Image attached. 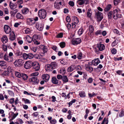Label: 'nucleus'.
<instances>
[{
  "label": "nucleus",
  "mask_w": 124,
  "mask_h": 124,
  "mask_svg": "<svg viewBox=\"0 0 124 124\" xmlns=\"http://www.w3.org/2000/svg\"><path fill=\"white\" fill-rule=\"evenodd\" d=\"M33 67L36 71H38L40 69L39 63L36 62L31 61H26L24 65V67L26 69H29Z\"/></svg>",
  "instance_id": "obj_1"
},
{
  "label": "nucleus",
  "mask_w": 124,
  "mask_h": 124,
  "mask_svg": "<svg viewBox=\"0 0 124 124\" xmlns=\"http://www.w3.org/2000/svg\"><path fill=\"white\" fill-rule=\"evenodd\" d=\"M38 15L41 19H43L46 17L47 13L45 10L42 9L39 10Z\"/></svg>",
  "instance_id": "obj_2"
},
{
  "label": "nucleus",
  "mask_w": 124,
  "mask_h": 124,
  "mask_svg": "<svg viewBox=\"0 0 124 124\" xmlns=\"http://www.w3.org/2000/svg\"><path fill=\"white\" fill-rule=\"evenodd\" d=\"M57 64L55 62H52L50 64H48L46 66L48 70L51 69H54L56 68L57 67Z\"/></svg>",
  "instance_id": "obj_3"
},
{
  "label": "nucleus",
  "mask_w": 124,
  "mask_h": 124,
  "mask_svg": "<svg viewBox=\"0 0 124 124\" xmlns=\"http://www.w3.org/2000/svg\"><path fill=\"white\" fill-rule=\"evenodd\" d=\"M119 12L117 9H115L112 12L113 17L114 19H116L118 18L121 17L122 15L119 14Z\"/></svg>",
  "instance_id": "obj_4"
},
{
  "label": "nucleus",
  "mask_w": 124,
  "mask_h": 124,
  "mask_svg": "<svg viewBox=\"0 0 124 124\" xmlns=\"http://www.w3.org/2000/svg\"><path fill=\"white\" fill-rule=\"evenodd\" d=\"M23 63V61L21 59L16 60L14 63V64L16 67H20L22 66Z\"/></svg>",
  "instance_id": "obj_5"
},
{
  "label": "nucleus",
  "mask_w": 124,
  "mask_h": 124,
  "mask_svg": "<svg viewBox=\"0 0 124 124\" xmlns=\"http://www.w3.org/2000/svg\"><path fill=\"white\" fill-rule=\"evenodd\" d=\"M72 44L73 45H77L80 43L81 42V39L79 38H75L72 39L71 41Z\"/></svg>",
  "instance_id": "obj_6"
},
{
  "label": "nucleus",
  "mask_w": 124,
  "mask_h": 124,
  "mask_svg": "<svg viewBox=\"0 0 124 124\" xmlns=\"http://www.w3.org/2000/svg\"><path fill=\"white\" fill-rule=\"evenodd\" d=\"M61 1L59 2L58 0H56L54 3V7L55 8L59 9L60 8V6L62 5Z\"/></svg>",
  "instance_id": "obj_7"
},
{
  "label": "nucleus",
  "mask_w": 124,
  "mask_h": 124,
  "mask_svg": "<svg viewBox=\"0 0 124 124\" xmlns=\"http://www.w3.org/2000/svg\"><path fill=\"white\" fill-rule=\"evenodd\" d=\"M96 17L99 21H101L103 18V16L101 13L99 11L95 13Z\"/></svg>",
  "instance_id": "obj_8"
},
{
  "label": "nucleus",
  "mask_w": 124,
  "mask_h": 124,
  "mask_svg": "<svg viewBox=\"0 0 124 124\" xmlns=\"http://www.w3.org/2000/svg\"><path fill=\"white\" fill-rule=\"evenodd\" d=\"M4 29L5 32L7 34L9 33L11 31V29L7 25H5L4 26Z\"/></svg>",
  "instance_id": "obj_9"
},
{
  "label": "nucleus",
  "mask_w": 124,
  "mask_h": 124,
  "mask_svg": "<svg viewBox=\"0 0 124 124\" xmlns=\"http://www.w3.org/2000/svg\"><path fill=\"white\" fill-rule=\"evenodd\" d=\"M30 82H34L35 84H38L39 82L37 77H33L29 79Z\"/></svg>",
  "instance_id": "obj_10"
},
{
  "label": "nucleus",
  "mask_w": 124,
  "mask_h": 124,
  "mask_svg": "<svg viewBox=\"0 0 124 124\" xmlns=\"http://www.w3.org/2000/svg\"><path fill=\"white\" fill-rule=\"evenodd\" d=\"M89 63L88 62V64L85 65V69L87 71H88L89 72L91 73L93 70V68L92 67L90 66L89 65Z\"/></svg>",
  "instance_id": "obj_11"
},
{
  "label": "nucleus",
  "mask_w": 124,
  "mask_h": 124,
  "mask_svg": "<svg viewBox=\"0 0 124 124\" xmlns=\"http://www.w3.org/2000/svg\"><path fill=\"white\" fill-rule=\"evenodd\" d=\"M47 119L50 121V123L51 124H56L57 121L55 118L52 119V117L49 116L47 117Z\"/></svg>",
  "instance_id": "obj_12"
},
{
  "label": "nucleus",
  "mask_w": 124,
  "mask_h": 124,
  "mask_svg": "<svg viewBox=\"0 0 124 124\" xmlns=\"http://www.w3.org/2000/svg\"><path fill=\"white\" fill-rule=\"evenodd\" d=\"M42 78L46 82L49 80V76L47 74H44L42 75Z\"/></svg>",
  "instance_id": "obj_13"
},
{
  "label": "nucleus",
  "mask_w": 124,
  "mask_h": 124,
  "mask_svg": "<svg viewBox=\"0 0 124 124\" xmlns=\"http://www.w3.org/2000/svg\"><path fill=\"white\" fill-rule=\"evenodd\" d=\"M97 48L99 50L101 51L105 49V47L103 44H98L97 45Z\"/></svg>",
  "instance_id": "obj_14"
},
{
  "label": "nucleus",
  "mask_w": 124,
  "mask_h": 124,
  "mask_svg": "<svg viewBox=\"0 0 124 124\" xmlns=\"http://www.w3.org/2000/svg\"><path fill=\"white\" fill-rule=\"evenodd\" d=\"M100 62L99 59L98 58L95 59L92 61V63L94 65H97Z\"/></svg>",
  "instance_id": "obj_15"
},
{
  "label": "nucleus",
  "mask_w": 124,
  "mask_h": 124,
  "mask_svg": "<svg viewBox=\"0 0 124 124\" xmlns=\"http://www.w3.org/2000/svg\"><path fill=\"white\" fill-rule=\"evenodd\" d=\"M1 40L3 44L7 43L8 41L7 37L6 35H4L1 38Z\"/></svg>",
  "instance_id": "obj_16"
},
{
  "label": "nucleus",
  "mask_w": 124,
  "mask_h": 124,
  "mask_svg": "<svg viewBox=\"0 0 124 124\" xmlns=\"http://www.w3.org/2000/svg\"><path fill=\"white\" fill-rule=\"evenodd\" d=\"M89 31L88 32V34L89 36H91V34L94 31V28L93 26L91 25L89 27Z\"/></svg>",
  "instance_id": "obj_17"
},
{
  "label": "nucleus",
  "mask_w": 124,
  "mask_h": 124,
  "mask_svg": "<svg viewBox=\"0 0 124 124\" xmlns=\"http://www.w3.org/2000/svg\"><path fill=\"white\" fill-rule=\"evenodd\" d=\"M72 19L73 22L75 24H78L79 22L78 18L76 16L73 17Z\"/></svg>",
  "instance_id": "obj_18"
},
{
  "label": "nucleus",
  "mask_w": 124,
  "mask_h": 124,
  "mask_svg": "<svg viewBox=\"0 0 124 124\" xmlns=\"http://www.w3.org/2000/svg\"><path fill=\"white\" fill-rule=\"evenodd\" d=\"M52 83L54 84H57L58 83V81L55 77L52 78Z\"/></svg>",
  "instance_id": "obj_19"
},
{
  "label": "nucleus",
  "mask_w": 124,
  "mask_h": 124,
  "mask_svg": "<svg viewBox=\"0 0 124 124\" xmlns=\"http://www.w3.org/2000/svg\"><path fill=\"white\" fill-rule=\"evenodd\" d=\"M22 12L24 14H27L29 11V10L27 8H23L22 10Z\"/></svg>",
  "instance_id": "obj_20"
},
{
  "label": "nucleus",
  "mask_w": 124,
  "mask_h": 124,
  "mask_svg": "<svg viewBox=\"0 0 124 124\" xmlns=\"http://www.w3.org/2000/svg\"><path fill=\"white\" fill-rule=\"evenodd\" d=\"M10 58L6 54H5L4 56V59L6 61L9 62L11 60H9V58Z\"/></svg>",
  "instance_id": "obj_21"
},
{
  "label": "nucleus",
  "mask_w": 124,
  "mask_h": 124,
  "mask_svg": "<svg viewBox=\"0 0 124 124\" xmlns=\"http://www.w3.org/2000/svg\"><path fill=\"white\" fill-rule=\"evenodd\" d=\"M26 40L29 43H31L32 41H33V39L31 37L29 36H27L26 37Z\"/></svg>",
  "instance_id": "obj_22"
},
{
  "label": "nucleus",
  "mask_w": 124,
  "mask_h": 124,
  "mask_svg": "<svg viewBox=\"0 0 124 124\" xmlns=\"http://www.w3.org/2000/svg\"><path fill=\"white\" fill-rule=\"evenodd\" d=\"M15 38V34L14 33L11 34H10L9 39L11 40H14Z\"/></svg>",
  "instance_id": "obj_23"
},
{
  "label": "nucleus",
  "mask_w": 124,
  "mask_h": 124,
  "mask_svg": "<svg viewBox=\"0 0 124 124\" xmlns=\"http://www.w3.org/2000/svg\"><path fill=\"white\" fill-rule=\"evenodd\" d=\"M62 80V81L65 83H66L68 81V79L67 76L65 75H63Z\"/></svg>",
  "instance_id": "obj_24"
},
{
  "label": "nucleus",
  "mask_w": 124,
  "mask_h": 124,
  "mask_svg": "<svg viewBox=\"0 0 124 124\" xmlns=\"http://www.w3.org/2000/svg\"><path fill=\"white\" fill-rule=\"evenodd\" d=\"M9 6L10 8L12 10H14L16 8V5H15L13 3L11 2H10L9 4Z\"/></svg>",
  "instance_id": "obj_25"
},
{
  "label": "nucleus",
  "mask_w": 124,
  "mask_h": 124,
  "mask_svg": "<svg viewBox=\"0 0 124 124\" xmlns=\"http://www.w3.org/2000/svg\"><path fill=\"white\" fill-rule=\"evenodd\" d=\"M111 7L112 6L111 5H108L105 8L104 10L105 12H107L109 10Z\"/></svg>",
  "instance_id": "obj_26"
},
{
  "label": "nucleus",
  "mask_w": 124,
  "mask_h": 124,
  "mask_svg": "<svg viewBox=\"0 0 124 124\" xmlns=\"http://www.w3.org/2000/svg\"><path fill=\"white\" fill-rule=\"evenodd\" d=\"M77 58L78 59L80 60L83 58L82 54V52L78 53L77 54Z\"/></svg>",
  "instance_id": "obj_27"
},
{
  "label": "nucleus",
  "mask_w": 124,
  "mask_h": 124,
  "mask_svg": "<svg viewBox=\"0 0 124 124\" xmlns=\"http://www.w3.org/2000/svg\"><path fill=\"white\" fill-rule=\"evenodd\" d=\"M88 11L87 12V16L89 17H90L92 14V12L91 11V9L89 8L88 10Z\"/></svg>",
  "instance_id": "obj_28"
},
{
  "label": "nucleus",
  "mask_w": 124,
  "mask_h": 124,
  "mask_svg": "<svg viewBox=\"0 0 124 124\" xmlns=\"http://www.w3.org/2000/svg\"><path fill=\"white\" fill-rule=\"evenodd\" d=\"M18 10L17 9H15L14 11H11L10 12V13L11 16H14L18 12Z\"/></svg>",
  "instance_id": "obj_29"
},
{
  "label": "nucleus",
  "mask_w": 124,
  "mask_h": 124,
  "mask_svg": "<svg viewBox=\"0 0 124 124\" xmlns=\"http://www.w3.org/2000/svg\"><path fill=\"white\" fill-rule=\"evenodd\" d=\"M15 75L16 77L18 78H20L22 77V74L16 71L15 72Z\"/></svg>",
  "instance_id": "obj_30"
},
{
  "label": "nucleus",
  "mask_w": 124,
  "mask_h": 124,
  "mask_svg": "<svg viewBox=\"0 0 124 124\" xmlns=\"http://www.w3.org/2000/svg\"><path fill=\"white\" fill-rule=\"evenodd\" d=\"M79 95L80 97H83L85 96V94L84 92H79Z\"/></svg>",
  "instance_id": "obj_31"
},
{
  "label": "nucleus",
  "mask_w": 124,
  "mask_h": 124,
  "mask_svg": "<svg viewBox=\"0 0 124 124\" xmlns=\"http://www.w3.org/2000/svg\"><path fill=\"white\" fill-rule=\"evenodd\" d=\"M108 19H111L112 18V15H113L112 12L111 11H110L108 14Z\"/></svg>",
  "instance_id": "obj_32"
},
{
  "label": "nucleus",
  "mask_w": 124,
  "mask_h": 124,
  "mask_svg": "<svg viewBox=\"0 0 124 124\" xmlns=\"http://www.w3.org/2000/svg\"><path fill=\"white\" fill-rule=\"evenodd\" d=\"M77 3L79 5H82L84 3V0H78L77 1Z\"/></svg>",
  "instance_id": "obj_33"
},
{
  "label": "nucleus",
  "mask_w": 124,
  "mask_h": 124,
  "mask_svg": "<svg viewBox=\"0 0 124 124\" xmlns=\"http://www.w3.org/2000/svg\"><path fill=\"white\" fill-rule=\"evenodd\" d=\"M22 77L24 80L27 79L28 78V77L27 75L25 74L22 73Z\"/></svg>",
  "instance_id": "obj_34"
},
{
  "label": "nucleus",
  "mask_w": 124,
  "mask_h": 124,
  "mask_svg": "<svg viewBox=\"0 0 124 124\" xmlns=\"http://www.w3.org/2000/svg\"><path fill=\"white\" fill-rule=\"evenodd\" d=\"M16 17L18 19H23V18L22 15L20 13H18L16 14Z\"/></svg>",
  "instance_id": "obj_35"
},
{
  "label": "nucleus",
  "mask_w": 124,
  "mask_h": 124,
  "mask_svg": "<svg viewBox=\"0 0 124 124\" xmlns=\"http://www.w3.org/2000/svg\"><path fill=\"white\" fill-rule=\"evenodd\" d=\"M59 45L61 48H63L65 46V43L64 42H61L59 44Z\"/></svg>",
  "instance_id": "obj_36"
},
{
  "label": "nucleus",
  "mask_w": 124,
  "mask_h": 124,
  "mask_svg": "<svg viewBox=\"0 0 124 124\" xmlns=\"http://www.w3.org/2000/svg\"><path fill=\"white\" fill-rule=\"evenodd\" d=\"M36 27L37 28L38 30L40 31H42L43 30V26L42 25H39L38 26L37 25L36 26Z\"/></svg>",
  "instance_id": "obj_37"
},
{
  "label": "nucleus",
  "mask_w": 124,
  "mask_h": 124,
  "mask_svg": "<svg viewBox=\"0 0 124 124\" xmlns=\"http://www.w3.org/2000/svg\"><path fill=\"white\" fill-rule=\"evenodd\" d=\"M63 33L62 32H61L58 34L56 36L57 38H62L63 37Z\"/></svg>",
  "instance_id": "obj_38"
},
{
  "label": "nucleus",
  "mask_w": 124,
  "mask_h": 124,
  "mask_svg": "<svg viewBox=\"0 0 124 124\" xmlns=\"http://www.w3.org/2000/svg\"><path fill=\"white\" fill-rule=\"evenodd\" d=\"M22 100L24 101L25 103H30L31 102L28 99L24 98H23Z\"/></svg>",
  "instance_id": "obj_39"
},
{
  "label": "nucleus",
  "mask_w": 124,
  "mask_h": 124,
  "mask_svg": "<svg viewBox=\"0 0 124 124\" xmlns=\"http://www.w3.org/2000/svg\"><path fill=\"white\" fill-rule=\"evenodd\" d=\"M113 32L115 33L116 34H118L119 35L120 34V33L119 31L116 29H115L113 30Z\"/></svg>",
  "instance_id": "obj_40"
},
{
  "label": "nucleus",
  "mask_w": 124,
  "mask_h": 124,
  "mask_svg": "<svg viewBox=\"0 0 124 124\" xmlns=\"http://www.w3.org/2000/svg\"><path fill=\"white\" fill-rule=\"evenodd\" d=\"M111 52L113 54H115L117 52L116 49L115 48H113L111 50Z\"/></svg>",
  "instance_id": "obj_41"
},
{
  "label": "nucleus",
  "mask_w": 124,
  "mask_h": 124,
  "mask_svg": "<svg viewBox=\"0 0 124 124\" xmlns=\"http://www.w3.org/2000/svg\"><path fill=\"white\" fill-rule=\"evenodd\" d=\"M74 70L73 66H71L69 67L68 69V70L69 72H71L73 71Z\"/></svg>",
  "instance_id": "obj_42"
},
{
  "label": "nucleus",
  "mask_w": 124,
  "mask_h": 124,
  "mask_svg": "<svg viewBox=\"0 0 124 124\" xmlns=\"http://www.w3.org/2000/svg\"><path fill=\"white\" fill-rule=\"evenodd\" d=\"M23 58L25 59H27L28 58V54L25 53H24L23 55Z\"/></svg>",
  "instance_id": "obj_43"
},
{
  "label": "nucleus",
  "mask_w": 124,
  "mask_h": 124,
  "mask_svg": "<svg viewBox=\"0 0 124 124\" xmlns=\"http://www.w3.org/2000/svg\"><path fill=\"white\" fill-rule=\"evenodd\" d=\"M39 73L38 72H35L31 74V75L32 77H36L37 76L39 75Z\"/></svg>",
  "instance_id": "obj_44"
},
{
  "label": "nucleus",
  "mask_w": 124,
  "mask_h": 124,
  "mask_svg": "<svg viewBox=\"0 0 124 124\" xmlns=\"http://www.w3.org/2000/svg\"><path fill=\"white\" fill-rule=\"evenodd\" d=\"M83 30L82 28L80 29L78 31V33L79 35H81L83 33Z\"/></svg>",
  "instance_id": "obj_45"
},
{
  "label": "nucleus",
  "mask_w": 124,
  "mask_h": 124,
  "mask_svg": "<svg viewBox=\"0 0 124 124\" xmlns=\"http://www.w3.org/2000/svg\"><path fill=\"white\" fill-rule=\"evenodd\" d=\"M2 48L4 51H6L7 49V46L3 44L2 45Z\"/></svg>",
  "instance_id": "obj_46"
},
{
  "label": "nucleus",
  "mask_w": 124,
  "mask_h": 124,
  "mask_svg": "<svg viewBox=\"0 0 124 124\" xmlns=\"http://www.w3.org/2000/svg\"><path fill=\"white\" fill-rule=\"evenodd\" d=\"M8 93L9 95L12 96H13L14 95V93L12 91L8 90Z\"/></svg>",
  "instance_id": "obj_47"
},
{
  "label": "nucleus",
  "mask_w": 124,
  "mask_h": 124,
  "mask_svg": "<svg viewBox=\"0 0 124 124\" xmlns=\"http://www.w3.org/2000/svg\"><path fill=\"white\" fill-rule=\"evenodd\" d=\"M120 0H114V4L116 6L119 2Z\"/></svg>",
  "instance_id": "obj_48"
},
{
  "label": "nucleus",
  "mask_w": 124,
  "mask_h": 124,
  "mask_svg": "<svg viewBox=\"0 0 124 124\" xmlns=\"http://www.w3.org/2000/svg\"><path fill=\"white\" fill-rule=\"evenodd\" d=\"M124 116V111L123 110H122L119 115V116L121 117Z\"/></svg>",
  "instance_id": "obj_49"
},
{
  "label": "nucleus",
  "mask_w": 124,
  "mask_h": 124,
  "mask_svg": "<svg viewBox=\"0 0 124 124\" xmlns=\"http://www.w3.org/2000/svg\"><path fill=\"white\" fill-rule=\"evenodd\" d=\"M60 62L63 65H65L67 63V62L65 60L63 59L60 61Z\"/></svg>",
  "instance_id": "obj_50"
},
{
  "label": "nucleus",
  "mask_w": 124,
  "mask_h": 124,
  "mask_svg": "<svg viewBox=\"0 0 124 124\" xmlns=\"http://www.w3.org/2000/svg\"><path fill=\"white\" fill-rule=\"evenodd\" d=\"M25 31L26 34H28L30 33V30L29 28H27L25 30Z\"/></svg>",
  "instance_id": "obj_51"
},
{
  "label": "nucleus",
  "mask_w": 124,
  "mask_h": 124,
  "mask_svg": "<svg viewBox=\"0 0 124 124\" xmlns=\"http://www.w3.org/2000/svg\"><path fill=\"white\" fill-rule=\"evenodd\" d=\"M32 38L33 39V40H36V39H39V36L35 35H33Z\"/></svg>",
  "instance_id": "obj_52"
},
{
  "label": "nucleus",
  "mask_w": 124,
  "mask_h": 124,
  "mask_svg": "<svg viewBox=\"0 0 124 124\" xmlns=\"http://www.w3.org/2000/svg\"><path fill=\"white\" fill-rule=\"evenodd\" d=\"M33 41L34 44L37 45H39L40 43V42H39L36 40H33Z\"/></svg>",
  "instance_id": "obj_53"
},
{
  "label": "nucleus",
  "mask_w": 124,
  "mask_h": 124,
  "mask_svg": "<svg viewBox=\"0 0 124 124\" xmlns=\"http://www.w3.org/2000/svg\"><path fill=\"white\" fill-rule=\"evenodd\" d=\"M31 49L32 51L35 52L37 51V48L36 47H32L31 48Z\"/></svg>",
  "instance_id": "obj_54"
},
{
  "label": "nucleus",
  "mask_w": 124,
  "mask_h": 124,
  "mask_svg": "<svg viewBox=\"0 0 124 124\" xmlns=\"http://www.w3.org/2000/svg\"><path fill=\"white\" fill-rule=\"evenodd\" d=\"M9 103L11 104H12L14 102V98H12L9 100Z\"/></svg>",
  "instance_id": "obj_55"
},
{
  "label": "nucleus",
  "mask_w": 124,
  "mask_h": 124,
  "mask_svg": "<svg viewBox=\"0 0 124 124\" xmlns=\"http://www.w3.org/2000/svg\"><path fill=\"white\" fill-rule=\"evenodd\" d=\"M101 33L102 32L101 30H98L96 32L95 34L97 35H98L101 34Z\"/></svg>",
  "instance_id": "obj_56"
},
{
  "label": "nucleus",
  "mask_w": 124,
  "mask_h": 124,
  "mask_svg": "<svg viewBox=\"0 0 124 124\" xmlns=\"http://www.w3.org/2000/svg\"><path fill=\"white\" fill-rule=\"evenodd\" d=\"M69 5L72 7L74 5V3L72 1H70L69 3Z\"/></svg>",
  "instance_id": "obj_57"
},
{
  "label": "nucleus",
  "mask_w": 124,
  "mask_h": 124,
  "mask_svg": "<svg viewBox=\"0 0 124 124\" xmlns=\"http://www.w3.org/2000/svg\"><path fill=\"white\" fill-rule=\"evenodd\" d=\"M116 40H115L112 43L111 46L112 47H114L117 44V43H116Z\"/></svg>",
  "instance_id": "obj_58"
},
{
  "label": "nucleus",
  "mask_w": 124,
  "mask_h": 124,
  "mask_svg": "<svg viewBox=\"0 0 124 124\" xmlns=\"http://www.w3.org/2000/svg\"><path fill=\"white\" fill-rule=\"evenodd\" d=\"M57 77L58 79H62V76L61 75H57Z\"/></svg>",
  "instance_id": "obj_59"
},
{
  "label": "nucleus",
  "mask_w": 124,
  "mask_h": 124,
  "mask_svg": "<svg viewBox=\"0 0 124 124\" xmlns=\"http://www.w3.org/2000/svg\"><path fill=\"white\" fill-rule=\"evenodd\" d=\"M65 72V70L64 69H61L60 70V73L62 74H64Z\"/></svg>",
  "instance_id": "obj_60"
},
{
  "label": "nucleus",
  "mask_w": 124,
  "mask_h": 124,
  "mask_svg": "<svg viewBox=\"0 0 124 124\" xmlns=\"http://www.w3.org/2000/svg\"><path fill=\"white\" fill-rule=\"evenodd\" d=\"M4 99V97L2 94L0 93V100H3Z\"/></svg>",
  "instance_id": "obj_61"
},
{
  "label": "nucleus",
  "mask_w": 124,
  "mask_h": 124,
  "mask_svg": "<svg viewBox=\"0 0 124 124\" xmlns=\"http://www.w3.org/2000/svg\"><path fill=\"white\" fill-rule=\"evenodd\" d=\"M38 115V113L37 112L34 113L32 114V116L35 117H36Z\"/></svg>",
  "instance_id": "obj_62"
},
{
  "label": "nucleus",
  "mask_w": 124,
  "mask_h": 124,
  "mask_svg": "<svg viewBox=\"0 0 124 124\" xmlns=\"http://www.w3.org/2000/svg\"><path fill=\"white\" fill-rule=\"evenodd\" d=\"M43 50L44 52H46L47 51V49L46 46H44L43 48Z\"/></svg>",
  "instance_id": "obj_63"
},
{
  "label": "nucleus",
  "mask_w": 124,
  "mask_h": 124,
  "mask_svg": "<svg viewBox=\"0 0 124 124\" xmlns=\"http://www.w3.org/2000/svg\"><path fill=\"white\" fill-rule=\"evenodd\" d=\"M33 54H28V58L29 59H31L33 57Z\"/></svg>",
  "instance_id": "obj_64"
}]
</instances>
